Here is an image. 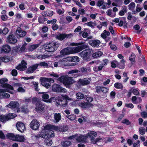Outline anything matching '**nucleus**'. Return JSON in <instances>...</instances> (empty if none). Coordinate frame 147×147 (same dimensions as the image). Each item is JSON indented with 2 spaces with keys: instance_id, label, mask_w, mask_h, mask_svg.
Instances as JSON below:
<instances>
[{
  "instance_id": "obj_19",
  "label": "nucleus",
  "mask_w": 147,
  "mask_h": 147,
  "mask_svg": "<svg viewBox=\"0 0 147 147\" xmlns=\"http://www.w3.org/2000/svg\"><path fill=\"white\" fill-rule=\"evenodd\" d=\"M97 135V133L96 132L92 131H90L88 132L85 136V137L87 138L88 137L90 138L91 141L93 140L94 137L96 136Z\"/></svg>"
},
{
  "instance_id": "obj_47",
  "label": "nucleus",
  "mask_w": 147,
  "mask_h": 147,
  "mask_svg": "<svg viewBox=\"0 0 147 147\" xmlns=\"http://www.w3.org/2000/svg\"><path fill=\"white\" fill-rule=\"evenodd\" d=\"M5 86H4L3 88H5L4 89H7L9 90H13V86L9 84H5Z\"/></svg>"
},
{
  "instance_id": "obj_39",
  "label": "nucleus",
  "mask_w": 147,
  "mask_h": 147,
  "mask_svg": "<svg viewBox=\"0 0 147 147\" xmlns=\"http://www.w3.org/2000/svg\"><path fill=\"white\" fill-rule=\"evenodd\" d=\"M127 11V8L126 6H124L123 9L120 11L119 12V14L120 16H123L125 13H126Z\"/></svg>"
},
{
  "instance_id": "obj_3",
  "label": "nucleus",
  "mask_w": 147,
  "mask_h": 147,
  "mask_svg": "<svg viewBox=\"0 0 147 147\" xmlns=\"http://www.w3.org/2000/svg\"><path fill=\"white\" fill-rule=\"evenodd\" d=\"M58 80L62 82L67 88L70 87V85L73 84V80L68 76H63L58 78Z\"/></svg>"
},
{
  "instance_id": "obj_53",
  "label": "nucleus",
  "mask_w": 147,
  "mask_h": 147,
  "mask_svg": "<svg viewBox=\"0 0 147 147\" xmlns=\"http://www.w3.org/2000/svg\"><path fill=\"white\" fill-rule=\"evenodd\" d=\"M16 115L13 113H9L8 114V115L7 116L8 120L9 119H12L14 118L15 117Z\"/></svg>"
},
{
  "instance_id": "obj_41",
  "label": "nucleus",
  "mask_w": 147,
  "mask_h": 147,
  "mask_svg": "<svg viewBox=\"0 0 147 147\" xmlns=\"http://www.w3.org/2000/svg\"><path fill=\"white\" fill-rule=\"evenodd\" d=\"M7 117L4 115H1L0 116V120L3 123H5L8 120Z\"/></svg>"
},
{
  "instance_id": "obj_20",
  "label": "nucleus",
  "mask_w": 147,
  "mask_h": 147,
  "mask_svg": "<svg viewBox=\"0 0 147 147\" xmlns=\"http://www.w3.org/2000/svg\"><path fill=\"white\" fill-rule=\"evenodd\" d=\"M5 89H0V98H9L10 96L9 94L5 92Z\"/></svg>"
},
{
  "instance_id": "obj_63",
  "label": "nucleus",
  "mask_w": 147,
  "mask_h": 147,
  "mask_svg": "<svg viewBox=\"0 0 147 147\" xmlns=\"http://www.w3.org/2000/svg\"><path fill=\"white\" fill-rule=\"evenodd\" d=\"M104 2L103 0H98L96 3L97 6L100 7L103 4Z\"/></svg>"
},
{
  "instance_id": "obj_4",
  "label": "nucleus",
  "mask_w": 147,
  "mask_h": 147,
  "mask_svg": "<svg viewBox=\"0 0 147 147\" xmlns=\"http://www.w3.org/2000/svg\"><path fill=\"white\" fill-rule=\"evenodd\" d=\"M93 50L92 49H86L80 53V56L84 61H89L90 57L93 53Z\"/></svg>"
},
{
  "instance_id": "obj_54",
  "label": "nucleus",
  "mask_w": 147,
  "mask_h": 147,
  "mask_svg": "<svg viewBox=\"0 0 147 147\" xmlns=\"http://www.w3.org/2000/svg\"><path fill=\"white\" fill-rule=\"evenodd\" d=\"M121 123L126 124L127 125H129L131 124V122H130L128 119H123Z\"/></svg>"
},
{
  "instance_id": "obj_35",
  "label": "nucleus",
  "mask_w": 147,
  "mask_h": 147,
  "mask_svg": "<svg viewBox=\"0 0 147 147\" xmlns=\"http://www.w3.org/2000/svg\"><path fill=\"white\" fill-rule=\"evenodd\" d=\"M86 139L87 138L85 137V136H80L77 138L76 140L78 142H83L86 141Z\"/></svg>"
},
{
  "instance_id": "obj_13",
  "label": "nucleus",
  "mask_w": 147,
  "mask_h": 147,
  "mask_svg": "<svg viewBox=\"0 0 147 147\" xmlns=\"http://www.w3.org/2000/svg\"><path fill=\"white\" fill-rule=\"evenodd\" d=\"M17 130L21 133H23L26 129L25 125L22 122H18L16 124Z\"/></svg>"
},
{
  "instance_id": "obj_56",
  "label": "nucleus",
  "mask_w": 147,
  "mask_h": 147,
  "mask_svg": "<svg viewBox=\"0 0 147 147\" xmlns=\"http://www.w3.org/2000/svg\"><path fill=\"white\" fill-rule=\"evenodd\" d=\"M86 100L88 102V103H90L93 101V98L91 96H87L86 97Z\"/></svg>"
},
{
  "instance_id": "obj_40",
  "label": "nucleus",
  "mask_w": 147,
  "mask_h": 147,
  "mask_svg": "<svg viewBox=\"0 0 147 147\" xmlns=\"http://www.w3.org/2000/svg\"><path fill=\"white\" fill-rule=\"evenodd\" d=\"M114 86L115 88L118 89H121L123 88L122 84L119 82L115 83L114 84Z\"/></svg>"
},
{
  "instance_id": "obj_32",
  "label": "nucleus",
  "mask_w": 147,
  "mask_h": 147,
  "mask_svg": "<svg viewBox=\"0 0 147 147\" xmlns=\"http://www.w3.org/2000/svg\"><path fill=\"white\" fill-rule=\"evenodd\" d=\"M6 137L8 139H9L13 141H15L16 135H15L14 134L12 133H8L6 135ZM16 138L17 137H16Z\"/></svg>"
},
{
  "instance_id": "obj_48",
  "label": "nucleus",
  "mask_w": 147,
  "mask_h": 147,
  "mask_svg": "<svg viewBox=\"0 0 147 147\" xmlns=\"http://www.w3.org/2000/svg\"><path fill=\"white\" fill-rule=\"evenodd\" d=\"M16 68L20 71H24L26 69H25V67L22 65H21V64H19L16 67Z\"/></svg>"
},
{
  "instance_id": "obj_26",
  "label": "nucleus",
  "mask_w": 147,
  "mask_h": 147,
  "mask_svg": "<svg viewBox=\"0 0 147 147\" xmlns=\"http://www.w3.org/2000/svg\"><path fill=\"white\" fill-rule=\"evenodd\" d=\"M20 47V46H16L13 47L11 52V54L13 56H15L17 55L18 53H20L19 50Z\"/></svg>"
},
{
  "instance_id": "obj_34",
  "label": "nucleus",
  "mask_w": 147,
  "mask_h": 147,
  "mask_svg": "<svg viewBox=\"0 0 147 147\" xmlns=\"http://www.w3.org/2000/svg\"><path fill=\"white\" fill-rule=\"evenodd\" d=\"M44 143V144L48 146H50L52 144V141L50 138H45Z\"/></svg>"
},
{
  "instance_id": "obj_22",
  "label": "nucleus",
  "mask_w": 147,
  "mask_h": 147,
  "mask_svg": "<svg viewBox=\"0 0 147 147\" xmlns=\"http://www.w3.org/2000/svg\"><path fill=\"white\" fill-rule=\"evenodd\" d=\"M58 127L54 125H46L44 127V130L46 132L52 130H57Z\"/></svg>"
},
{
  "instance_id": "obj_49",
  "label": "nucleus",
  "mask_w": 147,
  "mask_h": 147,
  "mask_svg": "<svg viewBox=\"0 0 147 147\" xmlns=\"http://www.w3.org/2000/svg\"><path fill=\"white\" fill-rule=\"evenodd\" d=\"M128 9L130 10H132L135 7V3L134 2H131L128 6Z\"/></svg>"
},
{
  "instance_id": "obj_16",
  "label": "nucleus",
  "mask_w": 147,
  "mask_h": 147,
  "mask_svg": "<svg viewBox=\"0 0 147 147\" xmlns=\"http://www.w3.org/2000/svg\"><path fill=\"white\" fill-rule=\"evenodd\" d=\"M26 34V32L22 30L20 28H18L16 32V35L18 38L25 36Z\"/></svg>"
},
{
  "instance_id": "obj_9",
  "label": "nucleus",
  "mask_w": 147,
  "mask_h": 147,
  "mask_svg": "<svg viewBox=\"0 0 147 147\" xmlns=\"http://www.w3.org/2000/svg\"><path fill=\"white\" fill-rule=\"evenodd\" d=\"M39 126L40 124L38 121L35 119L32 120L30 124V127L32 129L34 130H38Z\"/></svg>"
},
{
  "instance_id": "obj_29",
  "label": "nucleus",
  "mask_w": 147,
  "mask_h": 147,
  "mask_svg": "<svg viewBox=\"0 0 147 147\" xmlns=\"http://www.w3.org/2000/svg\"><path fill=\"white\" fill-rule=\"evenodd\" d=\"M42 15L44 17L52 16L53 14V12L52 11H47L42 13Z\"/></svg>"
},
{
  "instance_id": "obj_62",
  "label": "nucleus",
  "mask_w": 147,
  "mask_h": 147,
  "mask_svg": "<svg viewBox=\"0 0 147 147\" xmlns=\"http://www.w3.org/2000/svg\"><path fill=\"white\" fill-rule=\"evenodd\" d=\"M145 129L143 127H140L139 128V131L140 134L142 135H143L145 133Z\"/></svg>"
},
{
  "instance_id": "obj_64",
  "label": "nucleus",
  "mask_w": 147,
  "mask_h": 147,
  "mask_svg": "<svg viewBox=\"0 0 147 147\" xmlns=\"http://www.w3.org/2000/svg\"><path fill=\"white\" fill-rule=\"evenodd\" d=\"M1 18L3 21L7 20L8 19V17L6 15H2L1 16Z\"/></svg>"
},
{
  "instance_id": "obj_30",
  "label": "nucleus",
  "mask_w": 147,
  "mask_h": 147,
  "mask_svg": "<svg viewBox=\"0 0 147 147\" xmlns=\"http://www.w3.org/2000/svg\"><path fill=\"white\" fill-rule=\"evenodd\" d=\"M94 51L92 53V56L94 58H97L99 57L102 56L103 54V53L101 51H98L95 52H94Z\"/></svg>"
},
{
  "instance_id": "obj_11",
  "label": "nucleus",
  "mask_w": 147,
  "mask_h": 147,
  "mask_svg": "<svg viewBox=\"0 0 147 147\" xmlns=\"http://www.w3.org/2000/svg\"><path fill=\"white\" fill-rule=\"evenodd\" d=\"M1 53L3 54L9 53L11 50V47L8 45L5 44L1 47Z\"/></svg>"
},
{
  "instance_id": "obj_45",
  "label": "nucleus",
  "mask_w": 147,
  "mask_h": 147,
  "mask_svg": "<svg viewBox=\"0 0 147 147\" xmlns=\"http://www.w3.org/2000/svg\"><path fill=\"white\" fill-rule=\"evenodd\" d=\"M39 46V45L34 44L30 45L29 48V49L31 51H33L35 49H36Z\"/></svg>"
},
{
  "instance_id": "obj_31",
  "label": "nucleus",
  "mask_w": 147,
  "mask_h": 147,
  "mask_svg": "<svg viewBox=\"0 0 147 147\" xmlns=\"http://www.w3.org/2000/svg\"><path fill=\"white\" fill-rule=\"evenodd\" d=\"M10 61V57L8 56L0 57V62L7 63L9 62Z\"/></svg>"
},
{
  "instance_id": "obj_38",
  "label": "nucleus",
  "mask_w": 147,
  "mask_h": 147,
  "mask_svg": "<svg viewBox=\"0 0 147 147\" xmlns=\"http://www.w3.org/2000/svg\"><path fill=\"white\" fill-rule=\"evenodd\" d=\"M8 81L7 79L5 78L1 79L0 80V84H1V86L3 88L5 86V84H6L5 83L7 82Z\"/></svg>"
},
{
  "instance_id": "obj_2",
  "label": "nucleus",
  "mask_w": 147,
  "mask_h": 147,
  "mask_svg": "<svg viewBox=\"0 0 147 147\" xmlns=\"http://www.w3.org/2000/svg\"><path fill=\"white\" fill-rule=\"evenodd\" d=\"M60 45V43L57 42L52 41L48 43H47L45 46L44 49L47 52H53L57 50Z\"/></svg>"
},
{
  "instance_id": "obj_15",
  "label": "nucleus",
  "mask_w": 147,
  "mask_h": 147,
  "mask_svg": "<svg viewBox=\"0 0 147 147\" xmlns=\"http://www.w3.org/2000/svg\"><path fill=\"white\" fill-rule=\"evenodd\" d=\"M55 136L54 132L52 130L46 131L45 133L43 132L42 134V137L43 138H50Z\"/></svg>"
},
{
  "instance_id": "obj_5",
  "label": "nucleus",
  "mask_w": 147,
  "mask_h": 147,
  "mask_svg": "<svg viewBox=\"0 0 147 147\" xmlns=\"http://www.w3.org/2000/svg\"><path fill=\"white\" fill-rule=\"evenodd\" d=\"M40 79L42 85L47 89L50 87L51 82L53 83L54 82L53 79L50 78L41 77Z\"/></svg>"
},
{
  "instance_id": "obj_12",
  "label": "nucleus",
  "mask_w": 147,
  "mask_h": 147,
  "mask_svg": "<svg viewBox=\"0 0 147 147\" xmlns=\"http://www.w3.org/2000/svg\"><path fill=\"white\" fill-rule=\"evenodd\" d=\"M17 40L13 34H10L7 36L6 41L10 44H15L17 42Z\"/></svg>"
},
{
  "instance_id": "obj_51",
  "label": "nucleus",
  "mask_w": 147,
  "mask_h": 147,
  "mask_svg": "<svg viewBox=\"0 0 147 147\" xmlns=\"http://www.w3.org/2000/svg\"><path fill=\"white\" fill-rule=\"evenodd\" d=\"M101 140H102V138H97L95 140H94V138L93 139V140H92L91 142L93 144H96L97 142H99Z\"/></svg>"
},
{
  "instance_id": "obj_61",
  "label": "nucleus",
  "mask_w": 147,
  "mask_h": 147,
  "mask_svg": "<svg viewBox=\"0 0 147 147\" xmlns=\"http://www.w3.org/2000/svg\"><path fill=\"white\" fill-rule=\"evenodd\" d=\"M80 71L77 69H73L69 71L68 72V74H71L74 73H76L78 72H80Z\"/></svg>"
},
{
  "instance_id": "obj_46",
  "label": "nucleus",
  "mask_w": 147,
  "mask_h": 147,
  "mask_svg": "<svg viewBox=\"0 0 147 147\" xmlns=\"http://www.w3.org/2000/svg\"><path fill=\"white\" fill-rule=\"evenodd\" d=\"M43 94L42 96V97L43 99H44L45 101H47L45 100L48 99L49 98V94L46 92H42Z\"/></svg>"
},
{
  "instance_id": "obj_21",
  "label": "nucleus",
  "mask_w": 147,
  "mask_h": 147,
  "mask_svg": "<svg viewBox=\"0 0 147 147\" xmlns=\"http://www.w3.org/2000/svg\"><path fill=\"white\" fill-rule=\"evenodd\" d=\"M70 35V34H66L63 33H59V34L56 35V38L57 39L61 41L64 39L66 38H68Z\"/></svg>"
},
{
  "instance_id": "obj_14",
  "label": "nucleus",
  "mask_w": 147,
  "mask_h": 147,
  "mask_svg": "<svg viewBox=\"0 0 147 147\" xmlns=\"http://www.w3.org/2000/svg\"><path fill=\"white\" fill-rule=\"evenodd\" d=\"M89 44L93 47H98L100 43V41L97 39H92L89 40Z\"/></svg>"
},
{
  "instance_id": "obj_25",
  "label": "nucleus",
  "mask_w": 147,
  "mask_h": 147,
  "mask_svg": "<svg viewBox=\"0 0 147 147\" xmlns=\"http://www.w3.org/2000/svg\"><path fill=\"white\" fill-rule=\"evenodd\" d=\"M38 63L35 64L28 67L27 70L29 73H32L38 68Z\"/></svg>"
},
{
  "instance_id": "obj_18",
  "label": "nucleus",
  "mask_w": 147,
  "mask_h": 147,
  "mask_svg": "<svg viewBox=\"0 0 147 147\" xmlns=\"http://www.w3.org/2000/svg\"><path fill=\"white\" fill-rule=\"evenodd\" d=\"M71 49V47L64 49L60 51V53L63 56L72 54Z\"/></svg>"
},
{
  "instance_id": "obj_58",
  "label": "nucleus",
  "mask_w": 147,
  "mask_h": 147,
  "mask_svg": "<svg viewBox=\"0 0 147 147\" xmlns=\"http://www.w3.org/2000/svg\"><path fill=\"white\" fill-rule=\"evenodd\" d=\"M102 86H96L95 87V89L96 90V92L97 93H99L100 92H102Z\"/></svg>"
},
{
  "instance_id": "obj_59",
  "label": "nucleus",
  "mask_w": 147,
  "mask_h": 147,
  "mask_svg": "<svg viewBox=\"0 0 147 147\" xmlns=\"http://www.w3.org/2000/svg\"><path fill=\"white\" fill-rule=\"evenodd\" d=\"M24 99H25L23 100V101L26 104H28L30 102H31V97L28 98L26 97H25Z\"/></svg>"
},
{
  "instance_id": "obj_28",
  "label": "nucleus",
  "mask_w": 147,
  "mask_h": 147,
  "mask_svg": "<svg viewBox=\"0 0 147 147\" xmlns=\"http://www.w3.org/2000/svg\"><path fill=\"white\" fill-rule=\"evenodd\" d=\"M15 141L20 142H24L25 141L26 139L24 136L19 135H16Z\"/></svg>"
},
{
  "instance_id": "obj_36",
  "label": "nucleus",
  "mask_w": 147,
  "mask_h": 147,
  "mask_svg": "<svg viewBox=\"0 0 147 147\" xmlns=\"http://www.w3.org/2000/svg\"><path fill=\"white\" fill-rule=\"evenodd\" d=\"M136 55L134 53H132L130 56L129 59L131 61L132 64H134L135 62V58Z\"/></svg>"
},
{
  "instance_id": "obj_55",
  "label": "nucleus",
  "mask_w": 147,
  "mask_h": 147,
  "mask_svg": "<svg viewBox=\"0 0 147 147\" xmlns=\"http://www.w3.org/2000/svg\"><path fill=\"white\" fill-rule=\"evenodd\" d=\"M66 117L71 120H74L76 118V116L75 115H68Z\"/></svg>"
},
{
  "instance_id": "obj_6",
  "label": "nucleus",
  "mask_w": 147,
  "mask_h": 147,
  "mask_svg": "<svg viewBox=\"0 0 147 147\" xmlns=\"http://www.w3.org/2000/svg\"><path fill=\"white\" fill-rule=\"evenodd\" d=\"M35 109L38 113H42L45 111L46 106L41 101H37L36 103Z\"/></svg>"
},
{
  "instance_id": "obj_27",
  "label": "nucleus",
  "mask_w": 147,
  "mask_h": 147,
  "mask_svg": "<svg viewBox=\"0 0 147 147\" xmlns=\"http://www.w3.org/2000/svg\"><path fill=\"white\" fill-rule=\"evenodd\" d=\"M72 44H75V43H72ZM76 45H79L81 51L87 48L88 47L87 45L85 44L84 42H82L76 43Z\"/></svg>"
},
{
  "instance_id": "obj_52",
  "label": "nucleus",
  "mask_w": 147,
  "mask_h": 147,
  "mask_svg": "<svg viewBox=\"0 0 147 147\" xmlns=\"http://www.w3.org/2000/svg\"><path fill=\"white\" fill-rule=\"evenodd\" d=\"M38 66L39 65L44 67H47L49 66L48 64L45 61L41 62L39 63L38 64Z\"/></svg>"
},
{
  "instance_id": "obj_8",
  "label": "nucleus",
  "mask_w": 147,
  "mask_h": 147,
  "mask_svg": "<svg viewBox=\"0 0 147 147\" xmlns=\"http://www.w3.org/2000/svg\"><path fill=\"white\" fill-rule=\"evenodd\" d=\"M90 83V81H88L87 78H85L83 79L80 78L77 81L76 86L80 88L82 86L86 85Z\"/></svg>"
},
{
  "instance_id": "obj_37",
  "label": "nucleus",
  "mask_w": 147,
  "mask_h": 147,
  "mask_svg": "<svg viewBox=\"0 0 147 147\" xmlns=\"http://www.w3.org/2000/svg\"><path fill=\"white\" fill-rule=\"evenodd\" d=\"M54 118L56 122H58L61 119V116L60 114L59 113L55 114Z\"/></svg>"
},
{
  "instance_id": "obj_44",
  "label": "nucleus",
  "mask_w": 147,
  "mask_h": 147,
  "mask_svg": "<svg viewBox=\"0 0 147 147\" xmlns=\"http://www.w3.org/2000/svg\"><path fill=\"white\" fill-rule=\"evenodd\" d=\"M76 98L78 99H82L84 97V94L81 92L77 93L76 94Z\"/></svg>"
},
{
  "instance_id": "obj_17",
  "label": "nucleus",
  "mask_w": 147,
  "mask_h": 147,
  "mask_svg": "<svg viewBox=\"0 0 147 147\" xmlns=\"http://www.w3.org/2000/svg\"><path fill=\"white\" fill-rule=\"evenodd\" d=\"M7 106L11 109H18L19 107V104L17 101H11Z\"/></svg>"
},
{
  "instance_id": "obj_57",
  "label": "nucleus",
  "mask_w": 147,
  "mask_h": 147,
  "mask_svg": "<svg viewBox=\"0 0 147 147\" xmlns=\"http://www.w3.org/2000/svg\"><path fill=\"white\" fill-rule=\"evenodd\" d=\"M26 45L23 44L19 50L20 53H22L24 52L26 49Z\"/></svg>"
},
{
  "instance_id": "obj_43",
  "label": "nucleus",
  "mask_w": 147,
  "mask_h": 147,
  "mask_svg": "<svg viewBox=\"0 0 147 147\" xmlns=\"http://www.w3.org/2000/svg\"><path fill=\"white\" fill-rule=\"evenodd\" d=\"M91 105L92 104L90 103L84 102V103H82L80 104V106L83 108H86L88 107V105Z\"/></svg>"
},
{
  "instance_id": "obj_50",
  "label": "nucleus",
  "mask_w": 147,
  "mask_h": 147,
  "mask_svg": "<svg viewBox=\"0 0 147 147\" xmlns=\"http://www.w3.org/2000/svg\"><path fill=\"white\" fill-rule=\"evenodd\" d=\"M31 83L34 85L35 90L36 91H38L39 90L38 88V82H37L32 81V82Z\"/></svg>"
},
{
  "instance_id": "obj_1",
  "label": "nucleus",
  "mask_w": 147,
  "mask_h": 147,
  "mask_svg": "<svg viewBox=\"0 0 147 147\" xmlns=\"http://www.w3.org/2000/svg\"><path fill=\"white\" fill-rule=\"evenodd\" d=\"M69 97L66 95L62 94L57 97L55 100L57 104L63 107L67 105V100H69Z\"/></svg>"
},
{
  "instance_id": "obj_7",
  "label": "nucleus",
  "mask_w": 147,
  "mask_h": 147,
  "mask_svg": "<svg viewBox=\"0 0 147 147\" xmlns=\"http://www.w3.org/2000/svg\"><path fill=\"white\" fill-rule=\"evenodd\" d=\"M52 88L53 92L58 93L65 92H66L65 89L61 87L60 85L56 84H54L52 86Z\"/></svg>"
},
{
  "instance_id": "obj_42",
  "label": "nucleus",
  "mask_w": 147,
  "mask_h": 147,
  "mask_svg": "<svg viewBox=\"0 0 147 147\" xmlns=\"http://www.w3.org/2000/svg\"><path fill=\"white\" fill-rule=\"evenodd\" d=\"M71 144V142L68 141H64L62 144L63 146L64 147H67L69 146Z\"/></svg>"
},
{
  "instance_id": "obj_23",
  "label": "nucleus",
  "mask_w": 147,
  "mask_h": 147,
  "mask_svg": "<svg viewBox=\"0 0 147 147\" xmlns=\"http://www.w3.org/2000/svg\"><path fill=\"white\" fill-rule=\"evenodd\" d=\"M65 58H63L61 61V62L62 64L65 66H73L75 65L76 63H72L70 61L67 60L65 59Z\"/></svg>"
},
{
  "instance_id": "obj_10",
  "label": "nucleus",
  "mask_w": 147,
  "mask_h": 147,
  "mask_svg": "<svg viewBox=\"0 0 147 147\" xmlns=\"http://www.w3.org/2000/svg\"><path fill=\"white\" fill-rule=\"evenodd\" d=\"M119 22L118 25L120 27L123 26L124 29H126L127 28L128 22L126 20V18L125 17H123L119 18Z\"/></svg>"
},
{
  "instance_id": "obj_33",
  "label": "nucleus",
  "mask_w": 147,
  "mask_h": 147,
  "mask_svg": "<svg viewBox=\"0 0 147 147\" xmlns=\"http://www.w3.org/2000/svg\"><path fill=\"white\" fill-rule=\"evenodd\" d=\"M72 54L77 53L81 51V50L79 46L75 47H71Z\"/></svg>"
},
{
  "instance_id": "obj_60",
  "label": "nucleus",
  "mask_w": 147,
  "mask_h": 147,
  "mask_svg": "<svg viewBox=\"0 0 147 147\" xmlns=\"http://www.w3.org/2000/svg\"><path fill=\"white\" fill-rule=\"evenodd\" d=\"M109 89L107 87L102 86V92L104 94H106L108 91Z\"/></svg>"
},
{
  "instance_id": "obj_24",
  "label": "nucleus",
  "mask_w": 147,
  "mask_h": 147,
  "mask_svg": "<svg viewBox=\"0 0 147 147\" xmlns=\"http://www.w3.org/2000/svg\"><path fill=\"white\" fill-rule=\"evenodd\" d=\"M65 59L70 61L71 62H78L79 61V58L77 56L68 57L65 58Z\"/></svg>"
}]
</instances>
